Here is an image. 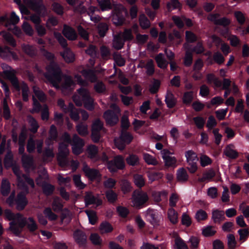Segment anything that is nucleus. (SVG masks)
I'll return each instance as SVG.
<instances>
[{
	"label": "nucleus",
	"instance_id": "f257e3e1",
	"mask_svg": "<svg viewBox=\"0 0 249 249\" xmlns=\"http://www.w3.org/2000/svg\"><path fill=\"white\" fill-rule=\"evenodd\" d=\"M47 72L45 74V77L56 89L59 88L62 74L59 66L54 62H52L46 67Z\"/></svg>",
	"mask_w": 249,
	"mask_h": 249
},
{
	"label": "nucleus",
	"instance_id": "f03ea898",
	"mask_svg": "<svg viewBox=\"0 0 249 249\" xmlns=\"http://www.w3.org/2000/svg\"><path fill=\"white\" fill-rule=\"evenodd\" d=\"M5 76L10 81L12 86L17 91H21L22 93H27L29 91V88L27 84L23 81L19 82L15 75L14 72L11 71H4Z\"/></svg>",
	"mask_w": 249,
	"mask_h": 249
},
{
	"label": "nucleus",
	"instance_id": "7ed1b4c3",
	"mask_svg": "<svg viewBox=\"0 0 249 249\" xmlns=\"http://www.w3.org/2000/svg\"><path fill=\"white\" fill-rule=\"evenodd\" d=\"M54 36L61 46L65 49L64 51L61 53V55L65 61L67 63L73 62L75 59V56L73 53L67 48V43L66 40L59 33L54 32Z\"/></svg>",
	"mask_w": 249,
	"mask_h": 249
},
{
	"label": "nucleus",
	"instance_id": "20e7f679",
	"mask_svg": "<svg viewBox=\"0 0 249 249\" xmlns=\"http://www.w3.org/2000/svg\"><path fill=\"white\" fill-rule=\"evenodd\" d=\"M127 11L121 4L114 5L112 14V22L116 26H120L124 22V16L127 15Z\"/></svg>",
	"mask_w": 249,
	"mask_h": 249
},
{
	"label": "nucleus",
	"instance_id": "39448f33",
	"mask_svg": "<svg viewBox=\"0 0 249 249\" xmlns=\"http://www.w3.org/2000/svg\"><path fill=\"white\" fill-rule=\"evenodd\" d=\"M27 221L23 215L18 213L16 214L15 220L10 222L9 229L17 236H19L21 233L22 229L26 225Z\"/></svg>",
	"mask_w": 249,
	"mask_h": 249
},
{
	"label": "nucleus",
	"instance_id": "423d86ee",
	"mask_svg": "<svg viewBox=\"0 0 249 249\" xmlns=\"http://www.w3.org/2000/svg\"><path fill=\"white\" fill-rule=\"evenodd\" d=\"M132 203L137 208H141L148 201L147 194L142 190H135L132 196Z\"/></svg>",
	"mask_w": 249,
	"mask_h": 249
},
{
	"label": "nucleus",
	"instance_id": "0eeeda50",
	"mask_svg": "<svg viewBox=\"0 0 249 249\" xmlns=\"http://www.w3.org/2000/svg\"><path fill=\"white\" fill-rule=\"evenodd\" d=\"M185 157L188 164V170L192 173H195L197 170V162L198 158L196 154L192 150H188L185 152Z\"/></svg>",
	"mask_w": 249,
	"mask_h": 249
},
{
	"label": "nucleus",
	"instance_id": "6e6552de",
	"mask_svg": "<svg viewBox=\"0 0 249 249\" xmlns=\"http://www.w3.org/2000/svg\"><path fill=\"white\" fill-rule=\"evenodd\" d=\"M125 167V163L121 156H117L113 160L107 162V168L111 173L117 172L119 170H122Z\"/></svg>",
	"mask_w": 249,
	"mask_h": 249
},
{
	"label": "nucleus",
	"instance_id": "1a4fd4ad",
	"mask_svg": "<svg viewBox=\"0 0 249 249\" xmlns=\"http://www.w3.org/2000/svg\"><path fill=\"white\" fill-rule=\"evenodd\" d=\"M172 154L167 149H163L161 151V157L164 161V165L166 168H175L177 165V159L175 157L170 156Z\"/></svg>",
	"mask_w": 249,
	"mask_h": 249
},
{
	"label": "nucleus",
	"instance_id": "9d476101",
	"mask_svg": "<svg viewBox=\"0 0 249 249\" xmlns=\"http://www.w3.org/2000/svg\"><path fill=\"white\" fill-rule=\"evenodd\" d=\"M71 145L72 153L78 156L83 152L82 148L84 145V142L83 139L75 134L73 137Z\"/></svg>",
	"mask_w": 249,
	"mask_h": 249
},
{
	"label": "nucleus",
	"instance_id": "9b49d317",
	"mask_svg": "<svg viewBox=\"0 0 249 249\" xmlns=\"http://www.w3.org/2000/svg\"><path fill=\"white\" fill-rule=\"evenodd\" d=\"M106 123L110 126L115 125L119 122V117L117 114L113 110L108 109L103 115Z\"/></svg>",
	"mask_w": 249,
	"mask_h": 249
},
{
	"label": "nucleus",
	"instance_id": "f8f14e48",
	"mask_svg": "<svg viewBox=\"0 0 249 249\" xmlns=\"http://www.w3.org/2000/svg\"><path fill=\"white\" fill-rule=\"evenodd\" d=\"M64 81L60 85V88L63 91H71L73 90L75 87L76 84L73 81L72 77L69 75H64L63 76Z\"/></svg>",
	"mask_w": 249,
	"mask_h": 249
},
{
	"label": "nucleus",
	"instance_id": "ddd939ff",
	"mask_svg": "<svg viewBox=\"0 0 249 249\" xmlns=\"http://www.w3.org/2000/svg\"><path fill=\"white\" fill-rule=\"evenodd\" d=\"M83 171L85 174L86 176L90 181H94L101 177V175L98 170L94 168H90L87 164H85L83 166Z\"/></svg>",
	"mask_w": 249,
	"mask_h": 249
},
{
	"label": "nucleus",
	"instance_id": "4468645a",
	"mask_svg": "<svg viewBox=\"0 0 249 249\" xmlns=\"http://www.w3.org/2000/svg\"><path fill=\"white\" fill-rule=\"evenodd\" d=\"M28 203L26 195L22 192L18 193L16 198V209L18 211H22Z\"/></svg>",
	"mask_w": 249,
	"mask_h": 249
},
{
	"label": "nucleus",
	"instance_id": "2eb2a0df",
	"mask_svg": "<svg viewBox=\"0 0 249 249\" xmlns=\"http://www.w3.org/2000/svg\"><path fill=\"white\" fill-rule=\"evenodd\" d=\"M28 4L32 10L39 14L45 15L46 9L42 3L41 0H39V1L37 2L34 0H32L29 1Z\"/></svg>",
	"mask_w": 249,
	"mask_h": 249
},
{
	"label": "nucleus",
	"instance_id": "dca6fc26",
	"mask_svg": "<svg viewBox=\"0 0 249 249\" xmlns=\"http://www.w3.org/2000/svg\"><path fill=\"white\" fill-rule=\"evenodd\" d=\"M133 139V136L127 130L121 131L120 135V140L121 141L120 145L119 148L123 149L125 146V144H129Z\"/></svg>",
	"mask_w": 249,
	"mask_h": 249
},
{
	"label": "nucleus",
	"instance_id": "f3484780",
	"mask_svg": "<svg viewBox=\"0 0 249 249\" xmlns=\"http://www.w3.org/2000/svg\"><path fill=\"white\" fill-rule=\"evenodd\" d=\"M73 237L79 246L82 247L86 245L87 237L84 231L80 230H76L73 233Z\"/></svg>",
	"mask_w": 249,
	"mask_h": 249
},
{
	"label": "nucleus",
	"instance_id": "a211bd4d",
	"mask_svg": "<svg viewBox=\"0 0 249 249\" xmlns=\"http://www.w3.org/2000/svg\"><path fill=\"white\" fill-rule=\"evenodd\" d=\"M84 200L86 206L96 204L97 206L102 205V201L92 195L91 192H87L86 193Z\"/></svg>",
	"mask_w": 249,
	"mask_h": 249
},
{
	"label": "nucleus",
	"instance_id": "6ab92c4d",
	"mask_svg": "<svg viewBox=\"0 0 249 249\" xmlns=\"http://www.w3.org/2000/svg\"><path fill=\"white\" fill-rule=\"evenodd\" d=\"M67 113H70L71 118L74 121H78L80 119L79 110L75 107L74 105L72 103H69L67 109Z\"/></svg>",
	"mask_w": 249,
	"mask_h": 249
},
{
	"label": "nucleus",
	"instance_id": "aec40b11",
	"mask_svg": "<svg viewBox=\"0 0 249 249\" xmlns=\"http://www.w3.org/2000/svg\"><path fill=\"white\" fill-rule=\"evenodd\" d=\"M146 217L152 225L159 224V214L155 210L149 209L147 211Z\"/></svg>",
	"mask_w": 249,
	"mask_h": 249
},
{
	"label": "nucleus",
	"instance_id": "412c9836",
	"mask_svg": "<svg viewBox=\"0 0 249 249\" xmlns=\"http://www.w3.org/2000/svg\"><path fill=\"white\" fill-rule=\"evenodd\" d=\"M74 78L76 80L78 84L80 85L81 87L77 90L78 93H87L89 92L87 86L88 85V82L83 80L81 75L79 74L74 75Z\"/></svg>",
	"mask_w": 249,
	"mask_h": 249
},
{
	"label": "nucleus",
	"instance_id": "4be33fe9",
	"mask_svg": "<svg viewBox=\"0 0 249 249\" xmlns=\"http://www.w3.org/2000/svg\"><path fill=\"white\" fill-rule=\"evenodd\" d=\"M212 219L215 223L220 224L225 219L223 211L215 210L212 212Z\"/></svg>",
	"mask_w": 249,
	"mask_h": 249
},
{
	"label": "nucleus",
	"instance_id": "5701e85b",
	"mask_svg": "<svg viewBox=\"0 0 249 249\" xmlns=\"http://www.w3.org/2000/svg\"><path fill=\"white\" fill-rule=\"evenodd\" d=\"M63 33L66 37L71 40L76 39L77 36L75 30L69 26H64Z\"/></svg>",
	"mask_w": 249,
	"mask_h": 249
},
{
	"label": "nucleus",
	"instance_id": "b1692460",
	"mask_svg": "<svg viewBox=\"0 0 249 249\" xmlns=\"http://www.w3.org/2000/svg\"><path fill=\"white\" fill-rule=\"evenodd\" d=\"M96 71L90 70H84L81 71L83 76L91 82H94L96 81L97 78L96 75Z\"/></svg>",
	"mask_w": 249,
	"mask_h": 249
},
{
	"label": "nucleus",
	"instance_id": "393cba45",
	"mask_svg": "<svg viewBox=\"0 0 249 249\" xmlns=\"http://www.w3.org/2000/svg\"><path fill=\"white\" fill-rule=\"evenodd\" d=\"M124 42L121 37V33H119L113 37L112 47L116 50L121 49L124 45Z\"/></svg>",
	"mask_w": 249,
	"mask_h": 249
},
{
	"label": "nucleus",
	"instance_id": "a878e982",
	"mask_svg": "<svg viewBox=\"0 0 249 249\" xmlns=\"http://www.w3.org/2000/svg\"><path fill=\"white\" fill-rule=\"evenodd\" d=\"M84 100V107L89 110L94 108L93 100L90 97V94H82Z\"/></svg>",
	"mask_w": 249,
	"mask_h": 249
},
{
	"label": "nucleus",
	"instance_id": "bb28decb",
	"mask_svg": "<svg viewBox=\"0 0 249 249\" xmlns=\"http://www.w3.org/2000/svg\"><path fill=\"white\" fill-rule=\"evenodd\" d=\"M4 165L5 168L11 167L14 165V156L11 150H8L4 158Z\"/></svg>",
	"mask_w": 249,
	"mask_h": 249
},
{
	"label": "nucleus",
	"instance_id": "cd10ccee",
	"mask_svg": "<svg viewBox=\"0 0 249 249\" xmlns=\"http://www.w3.org/2000/svg\"><path fill=\"white\" fill-rule=\"evenodd\" d=\"M6 97L2 101L3 105V116L5 120H9L11 117V112L9 107L7 98L9 97V94H5Z\"/></svg>",
	"mask_w": 249,
	"mask_h": 249
},
{
	"label": "nucleus",
	"instance_id": "c85d7f7f",
	"mask_svg": "<svg viewBox=\"0 0 249 249\" xmlns=\"http://www.w3.org/2000/svg\"><path fill=\"white\" fill-rule=\"evenodd\" d=\"M0 56L3 58H7L10 56H12L14 59L17 58L16 54L7 47L3 48L0 47Z\"/></svg>",
	"mask_w": 249,
	"mask_h": 249
},
{
	"label": "nucleus",
	"instance_id": "c756f323",
	"mask_svg": "<svg viewBox=\"0 0 249 249\" xmlns=\"http://www.w3.org/2000/svg\"><path fill=\"white\" fill-rule=\"evenodd\" d=\"M188 178L187 172L184 168H179L177 171V178L178 181L185 182L188 180Z\"/></svg>",
	"mask_w": 249,
	"mask_h": 249
},
{
	"label": "nucleus",
	"instance_id": "7c9ffc66",
	"mask_svg": "<svg viewBox=\"0 0 249 249\" xmlns=\"http://www.w3.org/2000/svg\"><path fill=\"white\" fill-rule=\"evenodd\" d=\"M189 44L187 43H185L183 45V48L186 50L185 56L184 58V64L187 66L191 65L192 63V54L189 50Z\"/></svg>",
	"mask_w": 249,
	"mask_h": 249
},
{
	"label": "nucleus",
	"instance_id": "2f4dec72",
	"mask_svg": "<svg viewBox=\"0 0 249 249\" xmlns=\"http://www.w3.org/2000/svg\"><path fill=\"white\" fill-rule=\"evenodd\" d=\"M155 60L157 63L158 66L161 69H165L167 68L168 63L165 60L163 54L160 53L155 57Z\"/></svg>",
	"mask_w": 249,
	"mask_h": 249
},
{
	"label": "nucleus",
	"instance_id": "473e14b6",
	"mask_svg": "<svg viewBox=\"0 0 249 249\" xmlns=\"http://www.w3.org/2000/svg\"><path fill=\"white\" fill-rule=\"evenodd\" d=\"M11 189L9 181L6 179L2 180L1 184V193L3 196H7L10 193Z\"/></svg>",
	"mask_w": 249,
	"mask_h": 249
},
{
	"label": "nucleus",
	"instance_id": "72a5a7b5",
	"mask_svg": "<svg viewBox=\"0 0 249 249\" xmlns=\"http://www.w3.org/2000/svg\"><path fill=\"white\" fill-rule=\"evenodd\" d=\"M105 195L107 201L110 203H114L118 199L117 194L112 189L107 190L105 193Z\"/></svg>",
	"mask_w": 249,
	"mask_h": 249
},
{
	"label": "nucleus",
	"instance_id": "f704fd0d",
	"mask_svg": "<svg viewBox=\"0 0 249 249\" xmlns=\"http://www.w3.org/2000/svg\"><path fill=\"white\" fill-rule=\"evenodd\" d=\"M87 152L89 158L95 159L98 153V148L95 145L90 144L87 148Z\"/></svg>",
	"mask_w": 249,
	"mask_h": 249
},
{
	"label": "nucleus",
	"instance_id": "c9c22d12",
	"mask_svg": "<svg viewBox=\"0 0 249 249\" xmlns=\"http://www.w3.org/2000/svg\"><path fill=\"white\" fill-rule=\"evenodd\" d=\"M22 49L25 53L30 56L35 55L37 53V50L36 47L29 44H23L22 45Z\"/></svg>",
	"mask_w": 249,
	"mask_h": 249
},
{
	"label": "nucleus",
	"instance_id": "e433bc0d",
	"mask_svg": "<svg viewBox=\"0 0 249 249\" xmlns=\"http://www.w3.org/2000/svg\"><path fill=\"white\" fill-rule=\"evenodd\" d=\"M121 188L124 194H127L132 191V187L128 180L123 179L121 182Z\"/></svg>",
	"mask_w": 249,
	"mask_h": 249
},
{
	"label": "nucleus",
	"instance_id": "4c0bfd02",
	"mask_svg": "<svg viewBox=\"0 0 249 249\" xmlns=\"http://www.w3.org/2000/svg\"><path fill=\"white\" fill-rule=\"evenodd\" d=\"M168 217L170 221L173 224L178 222V213L173 208H170L168 211Z\"/></svg>",
	"mask_w": 249,
	"mask_h": 249
},
{
	"label": "nucleus",
	"instance_id": "58836bf2",
	"mask_svg": "<svg viewBox=\"0 0 249 249\" xmlns=\"http://www.w3.org/2000/svg\"><path fill=\"white\" fill-rule=\"evenodd\" d=\"M73 183L78 189L82 190L85 188L86 185L82 182L79 174L74 175L72 177Z\"/></svg>",
	"mask_w": 249,
	"mask_h": 249
},
{
	"label": "nucleus",
	"instance_id": "ea45409f",
	"mask_svg": "<svg viewBox=\"0 0 249 249\" xmlns=\"http://www.w3.org/2000/svg\"><path fill=\"white\" fill-rule=\"evenodd\" d=\"M173 95L174 94H166L165 96V102L169 108H173L177 103V100Z\"/></svg>",
	"mask_w": 249,
	"mask_h": 249
},
{
	"label": "nucleus",
	"instance_id": "a19ab883",
	"mask_svg": "<svg viewBox=\"0 0 249 249\" xmlns=\"http://www.w3.org/2000/svg\"><path fill=\"white\" fill-rule=\"evenodd\" d=\"M147 175L151 182L161 179L163 176V173L155 171H149L147 173Z\"/></svg>",
	"mask_w": 249,
	"mask_h": 249
},
{
	"label": "nucleus",
	"instance_id": "79ce46f5",
	"mask_svg": "<svg viewBox=\"0 0 249 249\" xmlns=\"http://www.w3.org/2000/svg\"><path fill=\"white\" fill-rule=\"evenodd\" d=\"M43 214L50 221H54L57 219V215L52 212L50 207H47L43 210Z\"/></svg>",
	"mask_w": 249,
	"mask_h": 249
},
{
	"label": "nucleus",
	"instance_id": "37998d69",
	"mask_svg": "<svg viewBox=\"0 0 249 249\" xmlns=\"http://www.w3.org/2000/svg\"><path fill=\"white\" fill-rule=\"evenodd\" d=\"M21 161L25 167H30L33 164V158L31 156L23 154L21 158Z\"/></svg>",
	"mask_w": 249,
	"mask_h": 249
},
{
	"label": "nucleus",
	"instance_id": "c03bdc74",
	"mask_svg": "<svg viewBox=\"0 0 249 249\" xmlns=\"http://www.w3.org/2000/svg\"><path fill=\"white\" fill-rule=\"evenodd\" d=\"M42 188L43 193L46 196L51 195L54 190L53 185L47 182H45L43 184Z\"/></svg>",
	"mask_w": 249,
	"mask_h": 249
},
{
	"label": "nucleus",
	"instance_id": "a18cd8bd",
	"mask_svg": "<svg viewBox=\"0 0 249 249\" xmlns=\"http://www.w3.org/2000/svg\"><path fill=\"white\" fill-rule=\"evenodd\" d=\"M89 220V223L94 225L98 219L96 212L92 210H86L85 211Z\"/></svg>",
	"mask_w": 249,
	"mask_h": 249
},
{
	"label": "nucleus",
	"instance_id": "49530a36",
	"mask_svg": "<svg viewBox=\"0 0 249 249\" xmlns=\"http://www.w3.org/2000/svg\"><path fill=\"white\" fill-rule=\"evenodd\" d=\"M126 163L131 166L137 165L139 162L138 157L134 154H130L125 159Z\"/></svg>",
	"mask_w": 249,
	"mask_h": 249
},
{
	"label": "nucleus",
	"instance_id": "de8ad7c7",
	"mask_svg": "<svg viewBox=\"0 0 249 249\" xmlns=\"http://www.w3.org/2000/svg\"><path fill=\"white\" fill-rule=\"evenodd\" d=\"M224 154L231 159H235L238 157V153L235 150L231 149L228 145L224 151Z\"/></svg>",
	"mask_w": 249,
	"mask_h": 249
},
{
	"label": "nucleus",
	"instance_id": "09e8293b",
	"mask_svg": "<svg viewBox=\"0 0 249 249\" xmlns=\"http://www.w3.org/2000/svg\"><path fill=\"white\" fill-rule=\"evenodd\" d=\"M194 123L199 129H203L206 122L205 119L201 116H196L193 118Z\"/></svg>",
	"mask_w": 249,
	"mask_h": 249
},
{
	"label": "nucleus",
	"instance_id": "8fccbe9b",
	"mask_svg": "<svg viewBox=\"0 0 249 249\" xmlns=\"http://www.w3.org/2000/svg\"><path fill=\"white\" fill-rule=\"evenodd\" d=\"M175 249H189L184 241L180 237H177L175 240Z\"/></svg>",
	"mask_w": 249,
	"mask_h": 249
},
{
	"label": "nucleus",
	"instance_id": "3c124183",
	"mask_svg": "<svg viewBox=\"0 0 249 249\" xmlns=\"http://www.w3.org/2000/svg\"><path fill=\"white\" fill-rule=\"evenodd\" d=\"M29 123L30 125V131L33 133H36L39 128V125L36 120L32 116L29 117Z\"/></svg>",
	"mask_w": 249,
	"mask_h": 249
},
{
	"label": "nucleus",
	"instance_id": "603ef678",
	"mask_svg": "<svg viewBox=\"0 0 249 249\" xmlns=\"http://www.w3.org/2000/svg\"><path fill=\"white\" fill-rule=\"evenodd\" d=\"M104 129V124L100 120L97 119L92 123L91 131L100 132Z\"/></svg>",
	"mask_w": 249,
	"mask_h": 249
},
{
	"label": "nucleus",
	"instance_id": "864d4df0",
	"mask_svg": "<svg viewBox=\"0 0 249 249\" xmlns=\"http://www.w3.org/2000/svg\"><path fill=\"white\" fill-rule=\"evenodd\" d=\"M134 182L139 188H141L145 185V180L141 175L136 174L134 176Z\"/></svg>",
	"mask_w": 249,
	"mask_h": 249
},
{
	"label": "nucleus",
	"instance_id": "5fc2aeb1",
	"mask_svg": "<svg viewBox=\"0 0 249 249\" xmlns=\"http://www.w3.org/2000/svg\"><path fill=\"white\" fill-rule=\"evenodd\" d=\"M139 22L142 29H147L150 27V23L144 14H141L139 17Z\"/></svg>",
	"mask_w": 249,
	"mask_h": 249
},
{
	"label": "nucleus",
	"instance_id": "6e6d98bb",
	"mask_svg": "<svg viewBox=\"0 0 249 249\" xmlns=\"http://www.w3.org/2000/svg\"><path fill=\"white\" fill-rule=\"evenodd\" d=\"M143 157L145 162L149 165H157L158 164L157 160L149 154L144 153Z\"/></svg>",
	"mask_w": 249,
	"mask_h": 249
},
{
	"label": "nucleus",
	"instance_id": "4d7b16f0",
	"mask_svg": "<svg viewBox=\"0 0 249 249\" xmlns=\"http://www.w3.org/2000/svg\"><path fill=\"white\" fill-rule=\"evenodd\" d=\"M130 122L127 116L124 115L121 120V131L127 130L130 126Z\"/></svg>",
	"mask_w": 249,
	"mask_h": 249
},
{
	"label": "nucleus",
	"instance_id": "13d9d810",
	"mask_svg": "<svg viewBox=\"0 0 249 249\" xmlns=\"http://www.w3.org/2000/svg\"><path fill=\"white\" fill-rule=\"evenodd\" d=\"M181 5L178 0H170V1L167 4V8L169 11H171L175 9H180Z\"/></svg>",
	"mask_w": 249,
	"mask_h": 249
},
{
	"label": "nucleus",
	"instance_id": "bf43d9fd",
	"mask_svg": "<svg viewBox=\"0 0 249 249\" xmlns=\"http://www.w3.org/2000/svg\"><path fill=\"white\" fill-rule=\"evenodd\" d=\"M102 11L109 10L111 8L110 0H97Z\"/></svg>",
	"mask_w": 249,
	"mask_h": 249
},
{
	"label": "nucleus",
	"instance_id": "052dcab7",
	"mask_svg": "<svg viewBox=\"0 0 249 249\" xmlns=\"http://www.w3.org/2000/svg\"><path fill=\"white\" fill-rule=\"evenodd\" d=\"M58 137V132L56 126L51 125L49 132V139L51 141H56Z\"/></svg>",
	"mask_w": 249,
	"mask_h": 249
},
{
	"label": "nucleus",
	"instance_id": "680f3d73",
	"mask_svg": "<svg viewBox=\"0 0 249 249\" xmlns=\"http://www.w3.org/2000/svg\"><path fill=\"white\" fill-rule=\"evenodd\" d=\"M100 230L105 233H109L113 231L112 225L108 222H102L100 226Z\"/></svg>",
	"mask_w": 249,
	"mask_h": 249
},
{
	"label": "nucleus",
	"instance_id": "e2e57ef3",
	"mask_svg": "<svg viewBox=\"0 0 249 249\" xmlns=\"http://www.w3.org/2000/svg\"><path fill=\"white\" fill-rule=\"evenodd\" d=\"M28 220L30 223H27L26 226L27 227V228L28 229L30 232H34L38 228V226L36 224V221L32 217H29Z\"/></svg>",
	"mask_w": 249,
	"mask_h": 249
},
{
	"label": "nucleus",
	"instance_id": "0e129e2a",
	"mask_svg": "<svg viewBox=\"0 0 249 249\" xmlns=\"http://www.w3.org/2000/svg\"><path fill=\"white\" fill-rule=\"evenodd\" d=\"M76 130L82 136H86L88 134L87 125L81 123L76 126Z\"/></svg>",
	"mask_w": 249,
	"mask_h": 249
},
{
	"label": "nucleus",
	"instance_id": "69168bd1",
	"mask_svg": "<svg viewBox=\"0 0 249 249\" xmlns=\"http://www.w3.org/2000/svg\"><path fill=\"white\" fill-rule=\"evenodd\" d=\"M117 212L120 216L123 218H125L129 213L128 209L124 206H119L116 208Z\"/></svg>",
	"mask_w": 249,
	"mask_h": 249
},
{
	"label": "nucleus",
	"instance_id": "338daca9",
	"mask_svg": "<svg viewBox=\"0 0 249 249\" xmlns=\"http://www.w3.org/2000/svg\"><path fill=\"white\" fill-rule=\"evenodd\" d=\"M53 210L55 212L62 211L63 205L59 199H54L52 203Z\"/></svg>",
	"mask_w": 249,
	"mask_h": 249
},
{
	"label": "nucleus",
	"instance_id": "774afa93",
	"mask_svg": "<svg viewBox=\"0 0 249 249\" xmlns=\"http://www.w3.org/2000/svg\"><path fill=\"white\" fill-rule=\"evenodd\" d=\"M27 151L29 153H33L36 149V141L32 138H30L27 143Z\"/></svg>",
	"mask_w": 249,
	"mask_h": 249
}]
</instances>
